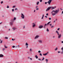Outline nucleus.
I'll use <instances>...</instances> for the list:
<instances>
[{
	"label": "nucleus",
	"instance_id": "29",
	"mask_svg": "<svg viewBox=\"0 0 63 63\" xmlns=\"http://www.w3.org/2000/svg\"><path fill=\"white\" fill-rule=\"evenodd\" d=\"M40 55L41 56H42V54L41 53H40Z\"/></svg>",
	"mask_w": 63,
	"mask_h": 63
},
{
	"label": "nucleus",
	"instance_id": "21",
	"mask_svg": "<svg viewBox=\"0 0 63 63\" xmlns=\"http://www.w3.org/2000/svg\"><path fill=\"white\" fill-rule=\"evenodd\" d=\"M13 29L14 30H15L16 29V28H13Z\"/></svg>",
	"mask_w": 63,
	"mask_h": 63
},
{
	"label": "nucleus",
	"instance_id": "31",
	"mask_svg": "<svg viewBox=\"0 0 63 63\" xmlns=\"http://www.w3.org/2000/svg\"><path fill=\"white\" fill-rule=\"evenodd\" d=\"M16 18L15 17H14V20H15L16 19Z\"/></svg>",
	"mask_w": 63,
	"mask_h": 63
},
{
	"label": "nucleus",
	"instance_id": "14",
	"mask_svg": "<svg viewBox=\"0 0 63 63\" xmlns=\"http://www.w3.org/2000/svg\"><path fill=\"white\" fill-rule=\"evenodd\" d=\"M50 23V22H48L47 24V25H48V24H49V23Z\"/></svg>",
	"mask_w": 63,
	"mask_h": 63
},
{
	"label": "nucleus",
	"instance_id": "45",
	"mask_svg": "<svg viewBox=\"0 0 63 63\" xmlns=\"http://www.w3.org/2000/svg\"><path fill=\"white\" fill-rule=\"evenodd\" d=\"M45 17H46L47 18V16H45Z\"/></svg>",
	"mask_w": 63,
	"mask_h": 63
},
{
	"label": "nucleus",
	"instance_id": "54",
	"mask_svg": "<svg viewBox=\"0 0 63 63\" xmlns=\"http://www.w3.org/2000/svg\"><path fill=\"white\" fill-rule=\"evenodd\" d=\"M30 51H32V49H30Z\"/></svg>",
	"mask_w": 63,
	"mask_h": 63
},
{
	"label": "nucleus",
	"instance_id": "25",
	"mask_svg": "<svg viewBox=\"0 0 63 63\" xmlns=\"http://www.w3.org/2000/svg\"><path fill=\"white\" fill-rule=\"evenodd\" d=\"M44 59H45L44 58V57H43V59L42 60V61H43L44 60Z\"/></svg>",
	"mask_w": 63,
	"mask_h": 63
},
{
	"label": "nucleus",
	"instance_id": "58",
	"mask_svg": "<svg viewBox=\"0 0 63 63\" xmlns=\"http://www.w3.org/2000/svg\"><path fill=\"white\" fill-rule=\"evenodd\" d=\"M35 10H34V12H35Z\"/></svg>",
	"mask_w": 63,
	"mask_h": 63
},
{
	"label": "nucleus",
	"instance_id": "33",
	"mask_svg": "<svg viewBox=\"0 0 63 63\" xmlns=\"http://www.w3.org/2000/svg\"><path fill=\"white\" fill-rule=\"evenodd\" d=\"M15 7H15V6H13V8H15Z\"/></svg>",
	"mask_w": 63,
	"mask_h": 63
},
{
	"label": "nucleus",
	"instance_id": "19",
	"mask_svg": "<svg viewBox=\"0 0 63 63\" xmlns=\"http://www.w3.org/2000/svg\"><path fill=\"white\" fill-rule=\"evenodd\" d=\"M28 44L27 43H26V46H28Z\"/></svg>",
	"mask_w": 63,
	"mask_h": 63
},
{
	"label": "nucleus",
	"instance_id": "2",
	"mask_svg": "<svg viewBox=\"0 0 63 63\" xmlns=\"http://www.w3.org/2000/svg\"><path fill=\"white\" fill-rule=\"evenodd\" d=\"M52 8L51 7H50L48 8L46 10V11H48L50 9Z\"/></svg>",
	"mask_w": 63,
	"mask_h": 63
},
{
	"label": "nucleus",
	"instance_id": "22",
	"mask_svg": "<svg viewBox=\"0 0 63 63\" xmlns=\"http://www.w3.org/2000/svg\"><path fill=\"white\" fill-rule=\"evenodd\" d=\"M45 61H46L48 62V60L47 59H46Z\"/></svg>",
	"mask_w": 63,
	"mask_h": 63
},
{
	"label": "nucleus",
	"instance_id": "63",
	"mask_svg": "<svg viewBox=\"0 0 63 63\" xmlns=\"http://www.w3.org/2000/svg\"><path fill=\"white\" fill-rule=\"evenodd\" d=\"M55 22V21L54 20V22Z\"/></svg>",
	"mask_w": 63,
	"mask_h": 63
},
{
	"label": "nucleus",
	"instance_id": "37",
	"mask_svg": "<svg viewBox=\"0 0 63 63\" xmlns=\"http://www.w3.org/2000/svg\"><path fill=\"white\" fill-rule=\"evenodd\" d=\"M7 8H9V6H7Z\"/></svg>",
	"mask_w": 63,
	"mask_h": 63
},
{
	"label": "nucleus",
	"instance_id": "40",
	"mask_svg": "<svg viewBox=\"0 0 63 63\" xmlns=\"http://www.w3.org/2000/svg\"><path fill=\"white\" fill-rule=\"evenodd\" d=\"M38 10V8H36V10Z\"/></svg>",
	"mask_w": 63,
	"mask_h": 63
},
{
	"label": "nucleus",
	"instance_id": "1",
	"mask_svg": "<svg viewBox=\"0 0 63 63\" xmlns=\"http://www.w3.org/2000/svg\"><path fill=\"white\" fill-rule=\"evenodd\" d=\"M59 11V9H58V10H56L55 11L54 10H53L52 11V12L53 13L55 12V13H57Z\"/></svg>",
	"mask_w": 63,
	"mask_h": 63
},
{
	"label": "nucleus",
	"instance_id": "26",
	"mask_svg": "<svg viewBox=\"0 0 63 63\" xmlns=\"http://www.w3.org/2000/svg\"><path fill=\"white\" fill-rule=\"evenodd\" d=\"M57 48H56L55 49V51H56L57 50Z\"/></svg>",
	"mask_w": 63,
	"mask_h": 63
},
{
	"label": "nucleus",
	"instance_id": "49",
	"mask_svg": "<svg viewBox=\"0 0 63 63\" xmlns=\"http://www.w3.org/2000/svg\"><path fill=\"white\" fill-rule=\"evenodd\" d=\"M17 10V8H15V10Z\"/></svg>",
	"mask_w": 63,
	"mask_h": 63
},
{
	"label": "nucleus",
	"instance_id": "32",
	"mask_svg": "<svg viewBox=\"0 0 63 63\" xmlns=\"http://www.w3.org/2000/svg\"><path fill=\"white\" fill-rule=\"evenodd\" d=\"M13 48H14V47H15V46H13L12 47Z\"/></svg>",
	"mask_w": 63,
	"mask_h": 63
},
{
	"label": "nucleus",
	"instance_id": "35",
	"mask_svg": "<svg viewBox=\"0 0 63 63\" xmlns=\"http://www.w3.org/2000/svg\"><path fill=\"white\" fill-rule=\"evenodd\" d=\"M48 13H47V14H46V16H48Z\"/></svg>",
	"mask_w": 63,
	"mask_h": 63
},
{
	"label": "nucleus",
	"instance_id": "5",
	"mask_svg": "<svg viewBox=\"0 0 63 63\" xmlns=\"http://www.w3.org/2000/svg\"><path fill=\"white\" fill-rule=\"evenodd\" d=\"M43 27V26L40 25L39 27L38 28L40 29H42V27Z\"/></svg>",
	"mask_w": 63,
	"mask_h": 63
},
{
	"label": "nucleus",
	"instance_id": "60",
	"mask_svg": "<svg viewBox=\"0 0 63 63\" xmlns=\"http://www.w3.org/2000/svg\"><path fill=\"white\" fill-rule=\"evenodd\" d=\"M62 43H63V41H62Z\"/></svg>",
	"mask_w": 63,
	"mask_h": 63
},
{
	"label": "nucleus",
	"instance_id": "59",
	"mask_svg": "<svg viewBox=\"0 0 63 63\" xmlns=\"http://www.w3.org/2000/svg\"><path fill=\"white\" fill-rule=\"evenodd\" d=\"M2 23V22L1 23H0V24H1Z\"/></svg>",
	"mask_w": 63,
	"mask_h": 63
},
{
	"label": "nucleus",
	"instance_id": "20",
	"mask_svg": "<svg viewBox=\"0 0 63 63\" xmlns=\"http://www.w3.org/2000/svg\"><path fill=\"white\" fill-rule=\"evenodd\" d=\"M47 32H48L49 31V30L48 29V28L47 29Z\"/></svg>",
	"mask_w": 63,
	"mask_h": 63
},
{
	"label": "nucleus",
	"instance_id": "47",
	"mask_svg": "<svg viewBox=\"0 0 63 63\" xmlns=\"http://www.w3.org/2000/svg\"><path fill=\"white\" fill-rule=\"evenodd\" d=\"M60 51H58V53H60Z\"/></svg>",
	"mask_w": 63,
	"mask_h": 63
},
{
	"label": "nucleus",
	"instance_id": "6",
	"mask_svg": "<svg viewBox=\"0 0 63 63\" xmlns=\"http://www.w3.org/2000/svg\"><path fill=\"white\" fill-rule=\"evenodd\" d=\"M4 57V56L2 54H0V57Z\"/></svg>",
	"mask_w": 63,
	"mask_h": 63
},
{
	"label": "nucleus",
	"instance_id": "23",
	"mask_svg": "<svg viewBox=\"0 0 63 63\" xmlns=\"http://www.w3.org/2000/svg\"><path fill=\"white\" fill-rule=\"evenodd\" d=\"M54 27V26H52L51 27V28H53V27Z\"/></svg>",
	"mask_w": 63,
	"mask_h": 63
},
{
	"label": "nucleus",
	"instance_id": "61",
	"mask_svg": "<svg viewBox=\"0 0 63 63\" xmlns=\"http://www.w3.org/2000/svg\"><path fill=\"white\" fill-rule=\"evenodd\" d=\"M63 52H61V54H63Z\"/></svg>",
	"mask_w": 63,
	"mask_h": 63
},
{
	"label": "nucleus",
	"instance_id": "3",
	"mask_svg": "<svg viewBox=\"0 0 63 63\" xmlns=\"http://www.w3.org/2000/svg\"><path fill=\"white\" fill-rule=\"evenodd\" d=\"M21 17L23 18V19H24V15H23V14L22 13H21Z\"/></svg>",
	"mask_w": 63,
	"mask_h": 63
},
{
	"label": "nucleus",
	"instance_id": "16",
	"mask_svg": "<svg viewBox=\"0 0 63 63\" xmlns=\"http://www.w3.org/2000/svg\"><path fill=\"white\" fill-rule=\"evenodd\" d=\"M54 9V7H53L51 9V10H53V9Z\"/></svg>",
	"mask_w": 63,
	"mask_h": 63
},
{
	"label": "nucleus",
	"instance_id": "55",
	"mask_svg": "<svg viewBox=\"0 0 63 63\" xmlns=\"http://www.w3.org/2000/svg\"><path fill=\"white\" fill-rule=\"evenodd\" d=\"M25 26H24V28H23V29H25Z\"/></svg>",
	"mask_w": 63,
	"mask_h": 63
},
{
	"label": "nucleus",
	"instance_id": "52",
	"mask_svg": "<svg viewBox=\"0 0 63 63\" xmlns=\"http://www.w3.org/2000/svg\"><path fill=\"white\" fill-rule=\"evenodd\" d=\"M52 24H50V26H52Z\"/></svg>",
	"mask_w": 63,
	"mask_h": 63
},
{
	"label": "nucleus",
	"instance_id": "11",
	"mask_svg": "<svg viewBox=\"0 0 63 63\" xmlns=\"http://www.w3.org/2000/svg\"><path fill=\"white\" fill-rule=\"evenodd\" d=\"M35 57L36 58V59H38V57L37 56V55H35Z\"/></svg>",
	"mask_w": 63,
	"mask_h": 63
},
{
	"label": "nucleus",
	"instance_id": "53",
	"mask_svg": "<svg viewBox=\"0 0 63 63\" xmlns=\"http://www.w3.org/2000/svg\"><path fill=\"white\" fill-rule=\"evenodd\" d=\"M38 60H39L40 61H41V59H38Z\"/></svg>",
	"mask_w": 63,
	"mask_h": 63
},
{
	"label": "nucleus",
	"instance_id": "50",
	"mask_svg": "<svg viewBox=\"0 0 63 63\" xmlns=\"http://www.w3.org/2000/svg\"><path fill=\"white\" fill-rule=\"evenodd\" d=\"M44 14H43V15H42V17H44Z\"/></svg>",
	"mask_w": 63,
	"mask_h": 63
},
{
	"label": "nucleus",
	"instance_id": "57",
	"mask_svg": "<svg viewBox=\"0 0 63 63\" xmlns=\"http://www.w3.org/2000/svg\"><path fill=\"white\" fill-rule=\"evenodd\" d=\"M60 9H61V10H62V9L60 8Z\"/></svg>",
	"mask_w": 63,
	"mask_h": 63
},
{
	"label": "nucleus",
	"instance_id": "8",
	"mask_svg": "<svg viewBox=\"0 0 63 63\" xmlns=\"http://www.w3.org/2000/svg\"><path fill=\"white\" fill-rule=\"evenodd\" d=\"M57 14V13H53L52 14V16H54L55 15V14Z\"/></svg>",
	"mask_w": 63,
	"mask_h": 63
},
{
	"label": "nucleus",
	"instance_id": "12",
	"mask_svg": "<svg viewBox=\"0 0 63 63\" xmlns=\"http://www.w3.org/2000/svg\"><path fill=\"white\" fill-rule=\"evenodd\" d=\"M39 42H40V43H42V40H39Z\"/></svg>",
	"mask_w": 63,
	"mask_h": 63
},
{
	"label": "nucleus",
	"instance_id": "17",
	"mask_svg": "<svg viewBox=\"0 0 63 63\" xmlns=\"http://www.w3.org/2000/svg\"><path fill=\"white\" fill-rule=\"evenodd\" d=\"M4 47H5V48H7L8 47H6V46H4Z\"/></svg>",
	"mask_w": 63,
	"mask_h": 63
},
{
	"label": "nucleus",
	"instance_id": "39",
	"mask_svg": "<svg viewBox=\"0 0 63 63\" xmlns=\"http://www.w3.org/2000/svg\"><path fill=\"white\" fill-rule=\"evenodd\" d=\"M2 41H1V42H0V43H2Z\"/></svg>",
	"mask_w": 63,
	"mask_h": 63
},
{
	"label": "nucleus",
	"instance_id": "15",
	"mask_svg": "<svg viewBox=\"0 0 63 63\" xmlns=\"http://www.w3.org/2000/svg\"><path fill=\"white\" fill-rule=\"evenodd\" d=\"M35 24L33 25H32L33 27H35Z\"/></svg>",
	"mask_w": 63,
	"mask_h": 63
},
{
	"label": "nucleus",
	"instance_id": "10",
	"mask_svg": "<svg viewBox=\"0 0 63 63\" xmlns=\"http://www.w3.org/2000/svg\"><path fill=\"white\" fill-rule=\"evenodd\" d=\"M56 32L57 34L58 35H59V33H58V32L57 31H56Z\"/></svg>",
	"mask_w": 63,
	"mask_h": 63
},
{
	"label": "nucleus",
	"instance_id": "62",
	"mask_svg": "<svg viewBox=\"0 0 63 63\" xmlns=\"http://www.w3.org/2000/svg\"><path fill=\"white\" fill-rule=\"evenodd\" d=\"M55 8H56V6H55L54 9Z\"/></svg>",
	"mask_w": 63,
	"mask_h": 63
},
{
	"label": "nucleus",
	"instance_id": "41",
	"mask_svg": "<svg viewBox=\"0 0 63 63\" xmlns=\"http://www.w3.org/2000/svg\"><path fill=\"white\" fill-rule=\"evenodd\" d=\"M42 0H40V1L41 2H42Z\"/></svg>",
	"mask_w": 63,
	"mask_h": 63
},
{
	"label": "nucleus",
	"instance_id": "48",
	"mask_svg": "<svg viewBox=\"0 0 63 63\" xmlns=\"http://www.w3.org/2000/svg\"><path fill=\"white\" fill-rule=\"evenodd\" d=\"M30 59L31 60H32V59L31 58H30Z\"/></svg>",
	"mask_w": 63,
	"mask_h": 63
},
{
	"label": "nucleus",
	"instance_id": "51",
	"mask_svg": "<svg viewBox=\"0 0 63 63\" xmlns=\"http://www.w3.org/2000/svg\"><path fill=\"white\" fill-rule=\"evenodd\" d=\"M47 2H46L45 3V4H47Z\"/></svg>",
	"mask_w": 63,
	"mask_h": 63
},
{
	"label": "nucleus",
	"instance_id": "13",
	"mask_svg": "<svg viewBox=\"0 0 63 63\" xmlns=\"http://www.w3.org/2000/svg\"><path fill=\"white\" fill-rule=\"evenodd\" d=\"M61 37V34H60L58 36V38H60Z\"/></svg>",
	"mask_w": 63,
	"mask_h": 63
},
{
	"label": "nucleus",
	"instance_id": "9",
	"mask_svg": "<svg viewBox=\"0 0 63 63\" xmlns=\"http://www.w3.org/2000/svg\"><path fill=\"white\" fill-rule=\"evenodd\" d=\"M48 53H46L45 54H43V55L45 56H46V55H47V54Z\"/></svg>",
	"mask_w": 63,
	"mask_h": 63
},
{
	"label": "nucleus",
	"instance_id": "24",
	"mask_svg": "<svg viewBox=\"0 0 63 63\" xmlns=\"http://www.w3.org/2000/svg\"><path fill=\"white\" fill-rule=\"evenodd\" d=\"M39 3V2H37V4H36L37 5H38V4Z\"/></svg>",
	"mask_w": 63,
	"mask_h": 63
},
{
	"label": "nucleus",
	"instance_id": "7",
	"mask_svg": "<svg viewBox=\"0 0 63 63\" xmlns=\"http://www.w3.org/2000/svg\"><path fill=\"white\" fill-rule=\"evenodd\" d=\"M39 36L38 35H37L35 37V39H36L38 38V37Z\"/></svg>",
	"mask_w": 63,
	"mask_h": 63
},
{
	"label": "nucleus",
	"instance_id": "27",
	"mask_svg": "<svg viewBox=\"0 0 63 63\" xmlns=\"http://www.w3.org/2000/svg\"><path fill=\"white\" fill-rule=\"evenodd\" d=\"M12 12H13L14 11V9H12Z\"/></svg>",
	"mask_w": 63,
	"mask_h": 63
},
{
	"label": "nucleus",
	"instance_id": "36",
	"mask_svg": "<svg viewBox=\"0 0 63 63\" xmlns=\"http://www.w3.org/2000/svg\"><path fill=\"white\" fill-rule=\"evenodd\" d=\"M38 52L39 53H41V51L40 50L39 51H38Z\"/></svg>",
	"mask_w": 63,
	"mask_h": 63
},
{
	"label": "nucleus",
	"instance_id": "56",
	"mask_svg": "<svg viewBox=\"0 0 63 63\" xmlns=\"http://www.w3.org/2000/svg\"><path fill=\"white\" fill-rule=\"evenodd\" d=\"M62 14H63V11H62Z\"/></svg>",
	"mask_w": 63,
	"mask_h": 63
},
{
	"label": "nucleus",
	"instance_id": "43",
	"mask_svg": "<svg viewBox=\"0 0 63 63\" xmlns=\"http://www.w3.org/2000/svg\"><path fill=\"white\" fill-rule=\"evenodd\" d=\"M3 1H1V4L2 3H3Z\"/></svg>",
	"mask_w": 63,
	"mask_h": 63
},
{
	"label": "nucleus",
	"instance_id": "34",
	"mask_svg": "<svg viewBox=\"0 0 63 63\" xmlns=\"http://www.w3.org/2000/svg\"><path fill=\"white\" fill-rule=\"evenodd\" d=\"M60 29V28H58V29H57V30H59Z\"/></svg>",
	"mask_w": 63,
	"mask_h": 63
},
{
	"label": "nucleus",
	"instance_id": "38",
	"mask_svg": "<svg viewBox=\"0 0 63 63\" xmlns=\"http://www.w3.org/2000/svg\"><path fill=\"white\" fill-rule=\"evenodd\" d=\"M46 25H47V24H45V25H44V26H46Z\"/></svg>",
	"mask_w": 63,
	"mask_h": 63
},
{
	"label": "nucleus",
	"instance_id": "44",
	"mask_svg": "<svg viewBox=\"0 0 63 63\" xmlns=\"http://www.w3.org/2000/svg\"><path fill=\"white\" fill-rule=\"evenodd\" d=\"M5 50V48H3V50Z\"/></svg>",
	"mask_w": 63,
	"mask_h": 63
},
{
	"label": "nucleus",
	"instance_id": "64",
	"mask_svg": "<svg viewBox=\"0 0 63 63\" xmlns=\"http://www.w3.org/2000/svg\"><path fill=\"white\" fill-rule=\"evenodd\" d=\"M43 17H42V19H43Z\"/></svg>",
	"mask_w": 63,
	"mask_h": 63
},
{
	"label": "nucleus",
	"instance_id": "18",
	"mask_svg": "<svg viewBox=\"0 0 63 63\" xmlns=\"http://www.w3.org/2000/svg\"><path fill=\"white\" fill-rule=\"evenodd\" d=\"M10 24L11 25H12L13 23L12 22H10Z\"/></svg>",
	"mask_w": 63,
	"mask_h": 63
},
{
	"label": "nucleus",
	"instance_id": "30",
	"mask_svg": "<svg viewBox=\"0 0 63 63\" xmlns=\"http://www.w3.org/2000/svg\"><path fill=\"white\" fill-rule=\"evenodd\" d=\"M48 19H49V20H51V18H48Z\"/></svg>",
	"mask_w": 63,
	"mask_h": 63
},
{
	"label": "nucleus",
	"instance_id": "46",
	"mask_svg": "<svg viewBox=\"0 0 63 63\" xmlns=\"http://www.w3.org/2000/svg\"><path fill=\"white\" fill-rule=\"evenodd\" d=\"M15 39H14V40L13 39V38H12V40H13V41H14V40H15Z\"/></svg>",
	"mask_w": 63,
	"mask_h": 63
},
{
	"label": "nucleus",
	"instance_id": "4",
	"mask_svg": "<svg viewBox=\"0 0 63 63\" xmlns=\"http://www.w3.org/2000/svg\"><path fill=\"white\" fill-rule=\"evenodd\" d=\"M52 0H49V1L47 2V3H48V4H50L51 2L52 1Z\"/></svg>",
	"mask_w": 63,
	"mask_h": 63
},
{
	"label": "nucleus",
	"instance_id": "42",
	"mask_svg": "<svg viewBox=\"0 0 63 63\" xmlns=\"http://www.w3.org/2000/svg\"><path fill=\"white\" fill-rule=\"evenodd\" d=\"M61 49H62V50H63V48H61Z\"/></svg>",
	"mask_w": 63,
	"mask_h": 63
},
{
	"label": "nucleus",
	"instance_id": "28",
	"mask_svg": "<svg viewBox=\"0 0 63 63\" xmlns=\"http://www.w3.org/2000/svg\"><path fill=\"white\" fill-rule=\"evenodd\" d=\"M5 39H8V37H5Z\"/></svg>",
	"mask_w": 63,
	"mask_h": 63
}]
</instances>
